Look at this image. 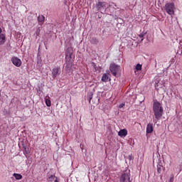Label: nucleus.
<instances>
[{
  "label": "nucleus",
  "instance_id": "412c9836",
  "mask_svg": "<svg viewBox=\"0 0 182 182\" xmlns=\"http://www.w3.org/2000/svg\"><path fill=\"white\" fill-rule=\"evenodd\" d=\"M124 106V103H122L119 105V109H122L123 108V107Z\"/></svg>",
  "mask_w": 182,
  "mask_h": 182
},
{
  "label": "nucleus",
  "instance_id": "ddd939ff",
  "mask_svg": "<svg viewBox=\"0 0 182 182\" xmlns=\"http://www.w3.org/2000/svg\"><path fill=\"white\" fill-rule=\"evenodd\" d=\"M53 181H54V182H59V180H58V178H56V176H55V175H51L50 176L48 177V181L52 182Z\"/></svg>",
  "mask_w": 182,
  "mask_h": 182
},
{
  "label": "nucleus",
  "instance_id": "a878e982",
  "mask_svg": "<svg viewBox=\"0 0 182 182\" xmlns=\"http://www.w3.org/2000/svg\"><path fill=\"white\" fill-rule=\"evenodd\" d=\"M161 178H163V176L162 175H161Z\"/></svg>",
  "mask_w": 182,
  "mask_h": 182
},
{
  "label": "nucleus",
  "instance_id": "9d476101",
  "mask_svg": "<svg viewBox=\"0 0 182 182\" xmlns=\"http://www.w3.org/2000/svg\"><path fill=\"white\" fill-rule=\"evenodd\" d=\"M153 124H148L146 126V133L147 134L153 133L154 130Z\"/></svg>",
  "mask_w": 182,
  "mask_h": 182
},
{
  "label": "nucleus",
  "instance_id": "4468645a",
  "mask_svg": "<svg viewBox=\"0 0 182 182\" xmlns=\"http://www.w3.org/2000/svg\"><path fill=\"white\" fill-rule=\"evenodd\" d=\"M5 41H6L5 34L4 33L0 34V45H4V43H5Z\"/></svg>",
  "mask_w": 182,
  "mask_h": 182
},
{
  "label": "nucleus",
  "instance_id": "f257e3e1",
  "mask_svg": "<svg viewBox=\"0 0 182 182\" xmlns=\"http://www.w3.org/2000/svg\"><path fill=\"white\" fill-rule=\"evenodd\" d=\"M153 110L156 120H160L164 112V110L163 109V107L161 106V104L159 102H154Z\"/></svg>",
  "mask_w": 182,
  "mask_h": 182
},
{
  "label": "nucleus",
  "instance_id": "6ab92c4d",
  "mask_svg": "<svg viewBox=\"0 0 182 182\" xmlns=\"http://www.w3.org/2000/svg\"><path fill=\"white\" fill-rule=\"evenodd\" d=\"M39 33H41V28L38 27L36 31V36H39Z\"/></svg>",
  "mask_w": 182,
  "mask_h": 182
},
{
  "label": "nucleus",
  "instance_id": "20e7f679",
  "mask_svg": "<svg viewBox=\"0 0 182 182\" xmlns=\"http://www.w3.org/2000/svg\"><path fill=\"white\" fill-rule=\"evenodd\" d=\"M119 182H132V180L130 179V170H127L119 177Z\"/></svg>",
  "mask_w": 182,
  "mask_h": 182
},
{
  "label": "nucleus",
  "instance_id": "bb28decb",
  "mask_svg": "<svg viewBox=\"0 0 182 182\" xmlns=\"http://www.w3.org/2000/svg\"><path fill=\"white\" fill-rule=\"evenodd\" d=\"M92 65H93V66H96V65H95V63H92Z\"/></svg>",
  "mask_w": 182,
  "mask_h": 182
},
{
  "label": "nucleus",
  "instance_id": "6e6552de",
  "mask_svg": "<svg viewBox=\"0 0 182 182\" xmlns=\"http://www.w3.org/2000/svg\"><path fill=\"white\" fill-rule=\"evenodd\" d=\"M118 136H119V137H126L127 136V129H121L118 132Z\"/></svg>",
  "mask_w": 182,
  "mask_h": 182
},
{
  "label": "nucleus",
  "instance_id": "dca6fc26",
  "mask_svg": "<svg viewBox=\"0 0 182 182\" xmlns=\"http://www.w3.org/2000/svg\"><path fill=\"white\" fill-rule=\"evenodd\" d=\"M14 177H15L16 180H22V175L19 173H14Z\"/></svg>",
  "mask_w": 182,
  "mask_h": 182
},
{
  "label": "nucleus",
  "instance_id": "5701e85b",
  "mask_svg": "<svg viewBox=\"0 0 182 182\" xmlns=\"http://www.w3.org/2000/svg\"><path fill=\"white\" fill-rule=\"evenodd\" d=\"M0 34H2V28L0 27Z\"/></svg>",
  "mask_w": 182,
  "mask_h": 182
},
{
  "label": "nucleus",
  "instance_id": "2eb2a0df",
  "mask_svg": "<svg viewBox=\"0 0 182 182\" xmlns=\"http://www.w3.org/2000/svg\"><path fill=\"white\" fill-rule=\"evenodd\" d=\"M146 33H147L145 32V31H143L142 33H141L139 35V38H140V39H141V42H143V41H144V36H145Z\"/></svg>",
  "mask_w": 182,
  "mask_h": 182
},
{
  "label": "nucleus",
  "instance_id": "a211bd4d",
  "mask_svg": "<svg viewBox=\"0 0 182 182\" xmlns=\"http://www.w3.org/2000/svg\"><path fill=\"white\" fill-rule=\"evenodd\" d=\"M46 105L48 106V107H50L51 103H50V100L46 98Z\"/></svg>",
  "mask_w": 182,
  "mask_h": 182
},
{
  "label": "nucleus",
  "instance_id": "423d86ee",
  "mask_svg": "<svg viewBox=\"0 0 182 182\" xmlns=\"http://www.w3.org/2000/svg\"><path fill=\"white\" fill-rule=\"evenodd\" d=\"M11 62L13 65L17 68H21V65H22V61L18 57H13L11 58Z\"/></svg>",
  "mask_w": 182,
  "mask_h": 182
},
{
  "label": "nucleus",
  "instance_id": "f3484780",
  "mask_svg": "<svg viewBox=\"0 0 182 182\" xmlns=\"http://www.w3.org/2000/svg\"><path fill=\"white\" fill-rule=\"evenodd\" d=\"M72 53H73V50H72V48H68L67 49V55H68V56H70V58H71V57H72Z\"/></svg>",
  "mask_w": 182,
  "mask_h": 182
},
{
  "label": "nucleus",
  "instance_id": "7ed1b4c3",
  "mask_svg": "<svg viewBox=\"0 0 182 182\" xmlns=\"http://www.w3.org/2000/svg\"><path fill=\"white\" fill-rule=\"evenodd\" d=\"M165 11L168 13V15L173 16L174 12L176 11V6H174V3H167L165 5Z\"/></svg>",
  "mask_w": 182,
  "mask_h": 182
},
{
  "label": "nucleus",
  "instance_id": "4be33fe9",
  "mask_svg": "<svg viewBox=\"0 0 182 182\" xmlns=\"http://www.w3.org/2000/svg\"><path fill=\"white\" fill-rule=\"evenodd\" d=\"M174 181V176H171L169 179V182H173Z\"/></svg>",
  "mask_w": 182,
  "mask_h": 182
},
{
  "label": "nucleus",
  "instance_id": "0eeeda50",
  "mask_svg": "<svg viewBox=\"0 0 182 182\" xmlns=\"http://www.w3.org/2000/svg\"><path fill=\"white\" fill-rule=\"evenodd\" d=\"M105 6H106L105 2L98 1L96 4V8H97V11H100V9H102V8H105Z\"/></svg>",
  "mask_w": 182,
  "mask_h": 182
},
{
  "label": "nucleus",
  "instance_id": "aec40b11",
  "mask_svg": "<svg viewBox=\"0 0 182 182\" xmlns=\"http://www.w3.org/2000/svg\"><path fill=\"white\" fill-rule=\"evenodd\" d=\"M136 70H141V65L137 64L136 66Z\"/></svg>",
  "mask_w": 182,
  "mask_h": 182
},
{
  "label": "nucleus",
  "instance_id": "f03ea898",
  "mask_svg": "<svg viewBox=\"0 0 182 182\" xmlns=\"http://www.w3.org/2000/svg\"><path fill=\"white\" fill-rule=\"evenodd\" d=\"M109 70L113 76L117 77L119 76V73H120V67L115 63H112L109 65Z\"/></svg>",
  "mask_w": 182,
  "mask_h": 182
},
{
  "label": "nucleus",
  "instance_id": "f8f14e48",
  "mask_svg": "<svg viewBox=\"0 0 182 182\" xmlns=\"http://www.w3.org/2000/svg\"><path fill=\"white\" fill-rule=\"evenodd\" d=\"M38 21L39 25H43V22H45V16H43V15H39L38 16Z\"/></svg>",
  "mask_w": 182,
  "mask_h": 182
},
{
  "label": "nucleus",
  "instance_id": "39448f33",
  "mask_svg": "<svg viewBox=\"0 0 182 182\" xmlns=\"http://www.w3.org/2000/svg\"><path fill=\"white\" fill-rule=\"evenodd\" d=\"M60 73H61V71H60V67H55V68H53V70L51 71L53 79L58 77V76H59V75H60Z\"/></svg>",
  "mask_w": 182,
  "mask_h": 182
},
{
  "label": "nucleus",
  "instance_id": "1a4fd4ad",
  "mask_svg": "<svg viewBox=\"0 0 182 182\" xmlns=\"http://www.w3.org/2000/svg\"><path fill=\"white\" fill-rule=\"evenodd\" d=\"M156 170H157L158 174H161V172L164 171L166 170V168L163 166L161 164H159L157 165Z\"/></svg>",
  "mask_w": 182,
  "mask_h": 182
},
{
  "label": "nucleus",
  "instance_id": "cd10ccee",
  "mask_svg": "<svg viewBox=\"0 0 182 182\" xmlns=\"http://www.w3.org/2000/svg\"><path fill=\"white\" fill-rule=\"evenodd\" d=\"M92 99V97L91 98H90V100Z\"/></svg>",
  "mask_w": 182,
  "mask_h": 182
},
{
  "label": "nucleus",
  "instance_id": "9b49d317",
  "mask_svg": "<svg viewBox=\"0 0 182 182\" xmlns=\"http://www.w3.org/2000/svg\"><path fill=\"white\" fill-rule=\"evenodd\" d=\"M110 79V73H105L102 77V82H107Z\"/></svg>",
  "mask_w": 182,
  "mask_h": 182
},
{
  "label": "nucleus",
  "instance_id": "b1692460",
  "mask_svg": "<svg viewBox=\"0 0 182 182\" xmlns=\"http://www.w3.org/2000/svg\"><path fill=\"white\" fill-rule=\"evenodd\" d=\"M129 160H132V155H129Z\"/></svg>",
  "mask_w": 182,
  "mask_h": 182
},
{
  "label": "nucleus",
  "instance_id": "393cba45",
  "mask_svg": "<svg viewBox=\"0 0 182 182\" xmlns=\"http://www.w3.org/2000/svg\"><path fill=\"white\" fill-rule=\"evenodd\" d=\"M67 68H70V65L67 64Z\"/></svg>",
  "mask_w": 182,
  "mask_h": 182
}]
</instances>
